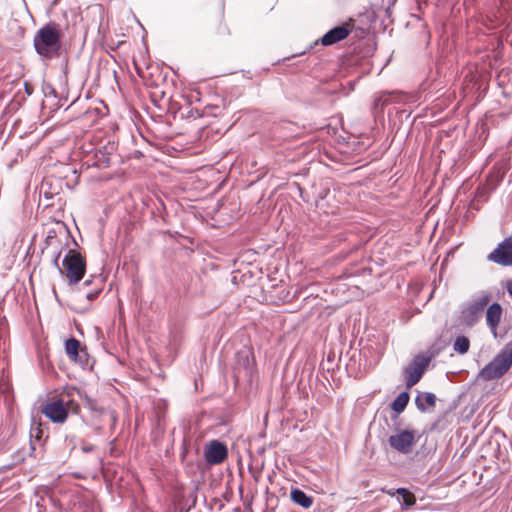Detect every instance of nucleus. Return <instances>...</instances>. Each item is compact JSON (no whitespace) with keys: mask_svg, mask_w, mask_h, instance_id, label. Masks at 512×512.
I'll use <instances>...</instances> for the list:
<instances>
[{"mask_svg":"<svg viewBox=\"0 0 512 512\" xmlns=\"http://www.w3.org/2000/svg\"><path fill=\"white\" fill-rule=\"evenodd\" d=\"M62 35L58 24L50 22L44 25L34 36L33 42L36 52L48 59L58 56L62 46Z\"/></svg>","mask_w":512,"mask_h":512,"instance_id":"f257e3e1","label":"nucleus"},{"mask_svg":"<svg viewBox=\"0 0 512 512\" xmlns=\"http://www.w3.org/2000/svg\"><path fill=\"white\" fill-rule=\"evenodd\" d=\"M233 375L236 382L252 383L257 376L253 352L248 347H242L235 353Z\"/></svg>","mask_w":512,"mask_h":512,"instance_id":"f03ea898","label":"nucleus"},{"mask_svg":"<svg viewBox=\"0 0 512 512\" xmlns=\"http://www.w3.org/2000/svg\"><path fill=\"white\" fill-rule=\"evenodd\" d=\"M512 366V343H508L503 349L483 367L478 378L490 381L502 377Z\"/></svg>","mask_w":512,"mask_h":512,"instance_id":"7ed1b4c3","label":"nucleus"},{"mask_svg":"<svg viewBox=\"0 0 512 512\" xmlns=\"http://www.w3.org/2000/svg\"><path fill=\"white\" fill-rule=\"evenodd\" d=\"M63 268L59 269L60 273L66 276L70 285H74L83 278L86 262L79 252L69 250L63 259Z\"/></svg>","mask_w":512,"mask_h":512,"instance_id":"20e7f679","label":"nucleus"},{"mask_svg":"<svg viewBox=\"0 0 512 512\" xmlns=\"http://www.w3.org/2000/svg\"><path fill=\"white\" fill-rule=\"evenodd\" d=\"M79 410V405L74 401L64 403L61 399L49 401L41 407V412L53 423H64L69 412L77 414Z\"/></svg>","mask_w":512,"mask_h":512,"instance_id":"39448f33","label":"nucleus"},{"mask_svg":"<svg viewBox=\"0 0 512 512\" xmlns=\"http://www.w3.org/2000/svg\"><path fill=\"white\" fill-rule=\"evenodd\" d=\"M431 358L425 354L416 355L404 369L405 384L407 388L416 385L424 375Z\"/></svg>","mask_w":512,"mask_h":512,"instance_id":"423d86ee","label":"nucleus"},{"mask_svg":"<svg viewBox=\"0 0 512 512\" xmlns=\"http://www.w3.org/2000/svg\"><path fill=\"white\" fill-rule=\"evenodd\" d=\"M388 443L397 452L409 454L416 444L415 432L402 430L388 438Z\"/></svg>","mask_w":512,"mask_h":512,"instance_id":"0eeeda50","label":"nucleus"},{"mask_svg":"<svg viewBox=\"0 0 512 512\" xmlns=\"http://www.w3.org/2000/svg\"><path fill=\"white\" fill-rule=\"evenodd\" d=\"M487 259L501 266H512V235L506 237L488 254Z\"/></svg>","mask_w":512,"mask_h":512,"instance_id":"6e6552de","label":"nucleus"},{"mask_svg":"<svg viewBox=\"0 0 512 512\" xmlns=\"http://www.w3.org/2000/svg\"><path fill=\"white\" fill-rule=\"evenodd\" d=\"M117 145L108 141L105 145L97 149L94 153V164L99 168L109 167L117 158Z\"/></svg>","mask_w":512,"mask_h":512,"instance_id":"1a4fd4ad","label":"nucleus"},{"mask_svg":"<svg viewBox=\"0 0 512 512\" xmlns=\"http://www.w3.org/2000/svg\"><path fill=\"white\" fill-rule=\"evenodd\" d=\"M205 460L211 465L222 463L228 456V450L225 444L213 440L205 448Z\"/></svg>","mask_w":512,"mask_h":512,"instance_id":"9d476101","label":"nucleus"},{"mask_svg":"<svg viewBox=\"0 0 512 512\" xmlns=\"http://www.w3.org/2000/svg\"><path fill=\"white\" fill-rule=\"evenodd\" d=\"M502 313V307L497 302L491 304L486 311V324L495 338L497 337V328L501 321Z\"/></svg>","mask_w":512,"mask_h":512,"instance_id":"9b49d317","label":"nucleus"},{"mask_svg":"<svg viewBox=\"0 0 512 512\" xmlns=\"http://www.w3.org/2000/svg\"><path fill=\"white\" fill-rule=\"evenodd\" d=\"M350 30L346 26H337L329 30L321 39L324 46L333 45L348 37Z\"/></svg>","mask_w":512,"mask_h":512,"instance_id":"f8f14e48","label":"nucleus"},{"mask_svg":"<svg viewBox=\"0 0 512 512\" xmlns=\"http://www.w3.org/2000/svg\"><path fill=\"white\" fill-rule=\"evenodd\" d=\"M436 396L431 392H420L415 398V404L419 411L426 412L428 408L431 410L436 406Z\"/></svg>","mask_w":512,"mask_h":512,"instance_id":"ddd939ff","label":"nucleus"},{"mask_svg":"<svg viewBox=\"0 0 512 512\" xmlns=\"http://www.w3.org/2000/svg\"><path fill=\"white\" fill-rule=\"evenodd\" d=\"M292 501L305 508L308 509L313 504V498L311 496H308L304 491L300 489H293L290 493Z\"/></svg>","mask_w":512,"mask_h":512,"instance_id":"4468645a","label":"nucleus"},{"mask_svg":"<svg viewBox=\"0 0 512 512\" xmlns=\"http://www.w3.org/2000/svg\"><path fill=\"white\" fill-rule=\"evenodd\" d=\"M409 399L410 396L408 392H401L391 403V409L398 414L402 413L405 410Z\"/></svg>","mask_w":512,"mask_h":512,"instance_id":"2eb2a0df","label":"nucleus"},{"mask_svg":"<svg viewBox=\"0 0 512 512\" xmlns=\"http://www.w3.org/2000/svg\"><path fill=\"white\" fill-rule=\"evenodd\" d=\"M396 492L399 495V501L401 505L405 509H408L415 504V496L406 488H398Z\"/></svg>","mask_w":512,"mask_h":512,"instance_id":"dca6fc26","label":"nucleus"},{"mask_svg":"<svg viewBox=\"0 0 512 512\" xmlns=\"http://www.w3.org/2000/svg\"><path fill=\"white\" fill-rule=\"evenodd\" d=\"M80 342L75 338H70L65 342V350L71 360L76 361L79 356Z\"/></svg>","mask_w":512,"mask_h":512,"instance_id":"f3484780","label":"nucleus"},{"mask_svg":"<svg viewBox=\"0 0 512 512\" xmlns=\"http://www.w3.org/2000/svg\"><path fill=\"white\" fill-rule=\"evenodd\" d=\"M92 282H96V287L93 291H90L86 294V298L89 301L94 300L100 294L103 288V279L100 276L93 277V279H87L84 282V285L89 286Z\"/></svg>","mask_w":512,"mask_h":512,"instance_id":"a211bd4d","label":"nucleus"},{"mask_svg":"<svg viewBox=\"0 0 512 512\" xmlns=\"http://www.w3.org/2000/svg\"><path fill=\"white\" fill-rule=\"evenodd\" d=\"M470 348V341L466 336H457L453 343V350L458 354H466Z\"/></svg>","mask_w":512,"mask_h":512,"instance_id":"6ab92c4d","label":"nucleus"},{"mask_svg":"<svg viewBox=\"0 0 512 512\" xmlns=\"http://www.w3.org/2000/svg\"><path fill=\"white\" fill-rule=\"evenodd\" d=\"M489 300H490L489 295H483L472 303V305L470 306V309L473 312L482 311L484 309V307L488 304Z\"/></svg>","mask_w":512,"mask_h":512,"instance_id":"aec40b11","label":"nucleus"},{"mask_svg":"<svg viewBox=\"0 0 512 512\" xmlns=\"http://www.w3.org/2000/svg\"><path fill=\"white\" fill-rule=\"evenodd\" d=\"M388 96L386 94H383L375 99L374 105L375 107H381L383 108L388 104Z\"/></svg>","mask_w":512,"mask_h":512,"instance_id":"412c9836","label":"nucleus"},{"mask_svg":"<svg viewBox=\"0 0 512 512\" xmlns=\"http://www.w3.org/2000/svg\"><path fill=\"white\" fill-rule=\"evenodd\" d=\"M42 436V431L40 428H35L31 430V437H35L36 441H40Z\"/></svg>","mask_w":512,"mask_h":512,"instance_id":"4be33fe9","label":"nucleus"},{"mask_svg":"<svg viewBox=\"0 0 512 512\" xmlns=\"http://www.w3.org/2000/svg\"><path fill=\"white\" fill-rule=\"evenodd\" d=\"M82 451L84 453H89V452H92L94 449H95V446L92 445V444H87V443H84L81 447Z\"/></svg>","mask_w":512,"mask_h":512,"instance_id":"5701e85b","label":"nucleus"},{"mask_svg":"<svg viewBox=\"0 0 512 512\" xmlns=\"http://www.w3.org/2000/svg\"><path fill=\"white\" fill-rule=\"evenodd\" d=\"M506 289L508 294L512 297V280L507 281Z\"/></svg>","mask_w":512,"mask_h":512,"instance_id":"b1692460","label":"nucleus"},{"mask_svg":"<svg viewBox=\"0 0 512 512\" xmlns=\"http://www.w3.org/2000/svg\"><path fill=\"white\" fill-rule=\"evenodd\" d=\"M60 254H61V253H60V252H58V253L56 254L55 258H54V263H55V265H56L57 267H59V265H58V260H59Z\"/></svg>","mask_w":512,"mask_h":512,"instance_id":"393cba45","label":"nucleus"},{"mask_svg":"<svg viewBox=\"0 0 512 512\" xmlns=\"http://www.w3.org/2000/svg\"><path fill=\"white\" fill-rule=\"evenodd\" d=\"M86 400H87V402L89 403L90 408L94 409V403H93V401H92L89 397H87V396H86Z\"/></svg>","mask_w":512,"mask_h":512,"instance_id":"a878e982","label":"nucleus"},{"mask_svg":"<svg viewBox=\"0 0 512 512\" xmlns=\"http://www.w3.org/2000/svg\"><path fill=\"white\" fill-rule=\"evenodd\" d=\"M25 89H26V92H27L28 94H31V93H32V92H31V90H30V87L28 86V84H27V83L25 84Z\"/></svg>","mask_w":512,"mask_h":512,"instance_id":"bb28decb","label":"nucleus"},{"mask_svg":"<svg viewBox=\"0 0 512 512\" xmlns=\"http://www.w3.org/2000/svg\"><path fill=\"white\" fill-rule=\"evenodd\" d=\"M30 445H31V449H32V451H34V450L36 449V448H35V446H34V442H33V441H31V442H30Z\"/></svg>","mask_w":512,"mask_h":512,"instance_id":"cd10ccee","label":"nucleus"},{"mask_svg":"<svg viewBox=\"0 0 512 512\" xmlns=\"http://www.w3.org/2000/svg\"><path fill=\"white\" fill-rule=\"evenodd\" d=\"M111 419H112L113 422L116 421V417H115V415L113 413L111 414Z\"/></svg>","mask_w":512,"mask_h":512,"instance_id":"c85d7f7f","label":"nucleus"}]
</instances>
